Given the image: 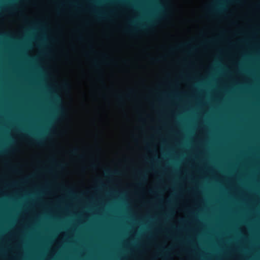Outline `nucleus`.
<instances>
[{"label": "nucleus", "mask_w": 260, "mask_h": 260, "mask_svg": "<svg viewBox=\"0 0 260 260\" xmlns=\"http://www.w3.org/2000/svg\"><path fill=\"white\" fill-rule=\"evenodd\" d=\"M109 63V61H107L105 60H103V61H101L98 60H93L92 64L94 68L95 69H99L101 67V66L102 63Z\"/></svg>", "instance_id": "f257e3e1"}, {"label": "nucleus", "mask_w": 260, "mask_h": 260, "mask_svg": "<svg viewBox=\"0 0 260 260\" xmlns=\"http://www.w3.org/2000/svg\"><path fill=\"white\" fill-rule=\"evenodd\" d=\"M180 64H181L184 67H189L192 65V63L191 62L187 61L186 59H183L181 61L179 62Z\"/></svg>", "instance_id": "f03ea898"}, {"label": "nucleus", "mask_w": 260, "mask_h": 260, "mask_svg": "<svg viewBox=\"0 0 260 260\" xmlns=\"http://www.w3.org/2000/svg\"><path fill=\"white\" fill-rule=\"evenodd\" d=\"M95 17L98 20H100L106 18V15L103 13H97L95 14Z\"/></svg>", "instance_id": "7ed1b4c3"}, {"label": "nucleus", "mask_w": 260, "mask_h": 260, "mask_svg": "<svg viewBox=\"0 0 260 260\" xmlns=\"http://www.w3.org/2000/svg\"><path fill=\"white\" fill-rule=\"evenodd\" d=\"M79 151V149L77 148H74L70 151L71 153L73 155H77Z\"/></svg>", "instance_id": "20e7f679"}, {"label": "nucleus", "mask_w": 260, "mask_h": 260, "mask_svg": "<svg viewBox=\"0 0 260 260\" xmlns=\"http://www.w3.org/2000/svg\"><path fill=\"white\" fill-rule=\"evenodd\" d=\"M224 9H225L224 7L222 5H220L219 6H218V7H217L216 8L215 11H222L224 10Z\"/></svg>", "instance_id": "39448f33"}, {"label": "nucleus", "mask_w": 260, "mask_h": 260, "mask_svg": "<svg viewBox=\"0 0 260 260\" xmlns=\"http://www.w3.org/2000/svg\"><path fill=\"white\" fill-rule=\"evenodd\" d=\"M34 142L35 143L38 145H41L42 144V140L40 138H37L35 140Z\"/></svg>", "instance_id": "423d86ee"}, {"label": "nucleus", "mask_w": 260, "mask_h": 260, "mask_svg": "<svg viewBox=\"0 0 260 260\" xmlns=\"http://www.w3.org/2000/svg\"><path fill=\"white\" fill-rule=\"evenodd\" d=\"M188 43L181 44L178 46V48H182V47H187V46H188Z\"/></svg>", "instance_id": "0eeeda50"}, {"label": "nucleus", "mask_w": 260, "mask_h": 260, "mask_svg": "<svg viewBox=\"0 0 260 260\" xmlns=\"http://www.w3.org/2000/svg\"><path fill=\"white\" fill-rule=\"evenodd\" d=\"M151 60L153 62L157 63V62H158L160 61V59L159 58H151Z\"/></svg>", "instance_id": "6e6552de"}, {"label": "nucleus", "mask_w": 260, "mask_h": 260, "mask_svg": "<svg viewBox=\"0 0 260 260\" xmlns=\"http://www.w3.org/2000/svg\"><path fill=\"white\" fill-rule=\"evenodd\" d=\"M218 67V63H216V67H212V68H211V69H212V71H216V70H217Z\"/></svg>", "instance_id": "1a4fd4ad"}, {"label": "nucleus", "mask_w": 260, "mask_h": 260, "mask_svg": "<svg viewBox=\"0 0 260 260\" xmlns=\"http://www.w3.org/2000/svg\"><path fill=\"white\" fill-rule=\"evenodd\" d=\"M140 178H141V180H144L145 179L144 177L143 176V175H142V174H140Z\"/></svg>", "instance_id": "9d476101"}, {"label": "nucleus", "mask_w": 260, "mask_h": 260, "mask_svg": "<svg viewBox=\"0 0 260 260\" xmlns=\"http://www.w3.org/2000/svg\"><path fill=\"white\" fill-rule=\"evenodd\" d=\"M146 26H147V25H141L140 27L141 28H144Z\"/></svg>", "instance_id": "9b49d317"}, {"label": "nucleus", "mask_w": 260, "mask_h": 260, "mask_svg": "<svg viewBox=\"0 0 260 260\" xmlns=\"http://www.w3.org/2000/svg\"><path fill=\"white\" fill-rule=\"evenodd\" d=\"M125 31L127 32H132V30H129V29H126Z\"/></svg>", "instance_id": "f8f14e48"}, {"label": "nucleus", "mask_w": 260, "mask_h": 260, "mask_svg": "<svg viewBox=\"0 0 260 260\" xmlns=\"http://www.w3.org/2000/svg\"><path fill=\"white\" fill-rule=\"evenodd\" d=\"M5 152L4 151H2V150H0V154H3Z\"/></svg>", "instance_id": "ddd939ff"}, {"label": "nucleus", "mask_w": 260, "mask_h": 260, "mask_svg": "<svg viewBox=\"0 0 260 260\" xmlns=\"http://www.w3.org/2000/svg\"><path fill=\"white\" fill-rule=\"evenodd\" d=\"M57 166H58V167H59V168H61V167H62V165H57Z\"/></svg>", "instance_id": "4468645a"}, {"label": "nucleus", "mask_w": 260, "mask_h": 260, "mask_svg": "<svg viewBox=\"0 0 260 260\" xmlns=\"http://www.w3.org/2000/svg\"><path fill=\"white\" fill-rule=\"evenodd\" d=\"M110 63H113V62H114V61H113V60H110Z\"/></svg>", "instance_id": "2eb2a0df"}, {"label": "nucleus", "mask_w": 260, "mask_h": 260, "mask_svg": "<svg viewBox=\"0 0 260 260\" xmlns=\"http://www.w3.org/2000/svg\"><path fill=\"white\" fill-rule=\"evenodd\" d=\"M110 172L109 170L106 172V173H108V174L110 173Z\"/></svg>", "instance_id": "dca6fc26"}]
</instances>
